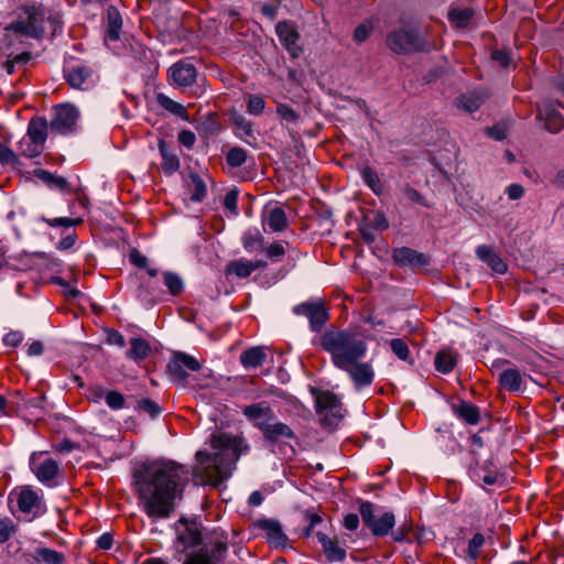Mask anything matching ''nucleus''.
Wrapping results in <instances>:
<instances>
[{
    "label": "nucleus",
    "instance_id": "obj_1",
    "mask_svg": "<svg viewBox=\"0 0 564 564\" xmlns=\"http://www.w3.org/2000/svg\"><path fill=\"white\" fill-rule=\"evenodd\" d=\"M187 474L185 466L163 459L143 464L134 471L135 491L148 517L165 519L174 512Z\"/></svg>",
    "mask_w": 564,
    "mask_h": 564
},
{
    "label": "nucleus",
    "instance_id": "obj_2",
    "mask_svg": "<svg viewBox=\"0 0 564 564\" xmlns=\"http://www.w3.org/2000/svg\"><path fill=\"white\" fill-rule=\"evenodd\" d=\"M215 453L198 451L195 455L197 465L193 469V477L203 485L218 487L231 475L235 464L242 449V441L226 433L214 435L210 441Z\"/></svg>",
    "mask_w": 564,
    "mask_h": 564
},
{
    "label": "nucleus",
    "instance_id": "obj_3",
    "mask_svg": "<svg viewBox=\"0 0 564 564\" xmlns=\"http://www.w3.org/2000/svg\"><path fill=\"white\" fill-rule=\"evenodd\" d=\"M321 347L330 356L337 368L361 360L368 350L367 343L355 328H329L321 336Z\"/></svg>",
    "mask_w": 564,
    "mask_h": 564
},
{
    "label": "nucleus",
    "instance_id": "obj_4",
    "mask_svg": "<svg viewBox=\"0 0 564 564\" xmlns=\"http://www.w3.org/2000/svg\"><path fill=\"white\" fill-rule=\"evenodd\" d=\"M387 46L395 54H412L427 50L426 41L411 25H402L387 34Z\"/></svg>",
    "mask_w": 564,
    "mask_h": 564
},
{
    "label": "nucleus",
    "instance_id": "obj_5",
    "mask_svg": "<svg viewBox=\"0 0 564 564\" xmlns=\"http://www.w3.org/2000/svg\"><path fill=\"white\" fill-rule=\"evenodd\" d=\"M45 11L42 6H25L18 20L12 22L7 30H13L21 35L41 39L44 33Z\"/></svg>",
    "mask_w": 564,
    "mask_h": 564
},
{
    "label": "nucleus",
    "instance_id": "obj_6",
    "mask_svg": "<svg viewBox=\"0 0 564 564\" xmlns=\"http://www.w3.org/2000/svg\"><path fill=\"white\" fill-rule=\"evenodd\" d=\"M340 405L339 399L332 392H321L316 397L317 413L327 426H335L341 420Z\"/></svg>",
    "mask_w": 564,
    "mask_h": 564
},
{
    "label": "nucleus",
    "instance_id": "obj_7",
    "mask_svg": "<svg viewBox=\"0 0 564 564\" xmlns=\"http://www.w3.org/2000/svg\"><path fill=\"white\" fill-rule=\"evenodd\" d=\"M78 118L77 109L69 105L63 104L53 108V118L50 122L52 132L58 134H67L74 131Z\"/></svg>",
    "mask_w": 564,
    "mask_h": 564
},
{
    "label": "nucleus",
    "instance_id": "obj_8",
    "mask_svg": "<svg viewBox=\"0 0 564 564\" xmlns=\"http://www.w3.org/2000/svg\"><path fill=\"white\" fill-rule=\"evenodd\" d=\"M200 369L199 361L185 352L177 351L167 364V371L171 377L181 383H185L188 377V371H198Z\"/></svg>",
    "mask_w": 564,
    "mask_h": 564
},
{
    "label": "nucleus",
    "instance_id": "obj_9",
    "mask_svg": "<svg viewBox=\"0 0 564 564\" xmlns=\"http://www.w3.org/2000/svg\"><path fill=\"white\" fill-rule=\"evenodd\" d=\"M198 72L196 67L186 61H178L167 69L170 85L176 88H187L195 84Z\"/></svg>",
    "mask_w": 564,
    "mask_h": 564
},
{
    "label": "nucleus",
    "instance_id": "obj_10",
    "mask_svg": "<svg viewBox=\"0 0 564 564\" xmlns=\"http://www.w3.org/2000/svg\"><path fill=\"white\" fill-rule=\"evenodd\" d=\"M275 32L276 35L284 46V48L289 52L292 58H297L302 52L303 48L299 44V41L301 39V35L299 31L296 30V26L294 23L290 21H280L275 25Z\"/></svg>",
    "mask_w": 564,
    "mask_h": 564
},
{
    "label": "nucleus",
    "instance_id": "obj_11",
    "mask_svg": "<svg viewBox=\"0 0 564 564\" xmlns=\"http://www.w3.org/2000/svg\"><path fill=\"white\" fill-rule=\"evenodd\" d=\"M293 313L307 317L313 332H318L328 321V313L322 302L301 303L293 307Z\"/></svg>",
    "mask_w": 564,
    "mask_h": 564
},
{
    "label": "nucleus",
    "instance_id": "obj_12",
    "mask_svg": "<svg viewBox=\"0 0 564 564\" xmlns=\"http://www.w3.org/2000/svg\"><path fill=\"white\" fill-rule=\"evenodd\" d=\"M259 430L265 442L270 444H275L282 440H296L294 431L288 424L275 420L274 415L269 422H261Z\"/></svg>",
    "mask_w": 564,
    "mask_h": 564
},
{
    "label": "nucleus",
    "instance_id": "obj_13",
    "mask_svg": "<svg viewBox=\"0 0 564 564\" xmlns=\"http://www.w3.org/2000/svg\"><path fill=\"white\" fill-rule=\"evenodd\" d=\"M348 373L350 380L357 389H362L372 384L375 380V370L370 362L361 360L350 362L346 368H340Z\"/></svg>",
    "mask_w": 564,
    "mask_h": 564
},
{
    "label": "nucleus",
    "instance_id": "obj_14",
    "mask_svg": "<svg viewBox=\"0 0 564 564\" xmlns=\"http://www.w3.org/2000/svg\"><path fill=\"white\" fill-rule=\"evenodd\" d=\"M555 104L552 100H544L538 106L536 118L544 121V127L551 133H557L564 128V118L557 111Z\"/></svg>",
    "mask_w": 564,
    "mask_h": 564
},
{
    "label": "nucleus",
    "instance_id": "obj_15",
    "mask_svg": "<svg viewBox=\"0 0 564 564\" xmlns=\"http://www.w3.org/2000/svg\"><path fill=\"white\" fill-rule=\"evenodd\" d=\"M65 78L72 88L88 89L95 82L94 70L84 64H76L65 68Z\"/></svg>",
    "mask_w": 564,
    "mask_h": 564
},
{
    "label": "nucleus",
    "instance_id": "obj_16",
    "mask_svg": "<svg viewBox=\"0 0 564 564\" xmlns=\"http://www.w3.org/2000/svg\"><path fill=\"white\" fill-rule=\"evenodd\" d=\"M227 550V543L218 541L210 550L207 547L199 549L184 564H219L224 560Z\"/></svg>",
    "mask_w": 564,
    "mask_h": 564
},
{
    "label": "nucleus",
    "instance_id": "obj_17",
    "mask_svg": "<svg viewBox=\"0 0 564 564\" xmlns=\"http://www.w3.org/2000/svg\"><path fill=\"white\" fill-rule=\"evenodd\" d=\"M184 525V530L177 534V541L184 546V549L193 547L202 542V530L200 525L195 521H188L182 518L178 521Z\"/></svg>",
    "mask_w": 564,
    "mask_h": 564
},
{
    "label": "nucleus",
    "instance_id": "obj_18",
    "mask_svg": "<svg viewBox=\"0 0 564 564\" xmlns=\"http://www.w3.org/2000/svg\"><path fill=\"white\" fill-rule=\"evenodd\" d=\"M393 260L400 265L423 267L429 264V257L408 247L397 248Z\"/></svg>",
    "mask_w": 564,
    "mask_h": 564
},
{
    "label": "nucleus",
    "instance_id": "obj_19",
    "mask_svg": "<svg viewBox=\"0 0 564 564\" xmlns=\"http://www.w3.org/2000/svg\"><path fill=\"white\" fill-rule=\"evenodd\" d=\"M242 413L258 429L261 422H269L274 415L273 410L265 401L246 405L242 409Z\"/></svg>",
    "mask_w": 564,
    "mask_h": 564
},
{
    "label": "nucleus",
    "instance_id": "obj_20",
    "mask_svg": "<svg viewBox=\"0 0 564 564\" xmlns=\"http://www.w3.org/2000/svg\"><path fill=\"white\" fill-rule=\"evenodd\" d=\"M225 129L219 116L216 112H208L197 122L196 130L203 138L217 135Z\"/></svg>",
    "mask_w": 564,
    "mask_h": 564
},
{
    "label": "nucleus",
    "instance_id": "obj_21",
    "mask_svg": "<svg viewBox=\"0 0 564 564\" xmlns=\"http://www.w3.org/2000/svg\"><path fill=\"white\" fill-rule=\"evenodd\" d=\"M476 254L479 260L487 263L496 273L503 274L507 272V263L489 246H478L476 248Z\"/></svg>",
    "mask_w": 564,
    "mask_h": 564
},
{
    "label": "nucleus",
    "instance_id": "obj_22",
    "mask_svg": "<svg viewBox=\"0 0 564 564\" xmlns=\"http://www.w3.org/2000/svg\"><path fill=\"white\" fill-rule=\"evenodd\" d=\"M316 535L329 562H343L346 558V550L338 544L337 540L330 539L322 532H317Z\"/></svg>",
    "mask_w": 564,
    "mask_h": 564
},
{
    "label": "nucleus",
    "instance_id": "obj_23",
    "mask_svg": "<svg viewBox=\"0 0 564 564\" xmlns=\"http://www.w3.org/2000/svg\"><path fill=\"white\" fill-rule=\"evenodd\" d=\"M48 128L50 124L47 123L45 118L34 117L30 120L28 124V132L25 135L32 139L33 143L41 144L42 147H44L45 141L47 139Z\"/></svg>",
    "mask_w": 564,
    "mask_h": 564
},
{
    "label": "nucleus",
    "instance_id": "obj_24",
    "mask_svg": "<svg viewBox=\"0 0 564 564\" xmlns=\"http://www.w3.org/2000/svg\"><path fill=\"white\" fill-rule=\"evenodd\" d=\"M475 17L473 8H452L447 13L451 25L455 29H466L471 25Z\"/></svg>",
    "mask_w": 564,
    "mask_h": 564
},
{
    "label": "nucleus",
    "instance_id": "obj_25",
    "mask_svg": "<svg viewBox=\"0 0 564 564\" xmlns=\"http://www.w3.org/2000/svg\"><path fill=\"white\" fill-rule=\"evenodd\" d=\"M258 527L262 529L268 540L275 545H283L288 538L282 531V525L279 521L272 519H263L258 522Z\"/></svg>",
    "mask_w": 564,
    "mask_h": 564
},
{
    "label": "nucleus",
    "instance_id": "obj_26",
    "mask_svg": "<svg viewBox=\"0 0 564 564\" xmlns=\"http://www.w3.org/2000/svg\"><path fill=\"white\" fill-rule=\"evenodd\" d=\"M453 411L459 419L470 425L477 424L480 420L479 409L466 401L454 404Z\"/></svg>",
    "mask_w": 564,
    "mask_h": 564
},
{
    "label": "nucleus",
    "instance_id": "obj_27",
    "mask_svg": "<svg viewBox=\"0 0 564 564\" xmlns=\"http://www.w3.org/2000/svg\"><path fill=\"white\" fill-rule=\"evenodd\" d=\"M399 202H410L423 207H429L426 198L409 183H399L397 185Z\"/></svg>",
    "mask_w": 564,
    "mask_h": 564
},
{
    "label": "nucleus",
    "instance_id": "obj_28",
    "mask_svg": "<svg viewBox=\"0 0 564 564\" xmlns=\"http://www.w3.org/2000/svg\"><path fill=\"white\" fill-rule=\"evenodd\" d=\"M498 381L499 384L509 392H517L522 386V377L516 368L502 370L499 373Z\"/></svg>",
    "mask_w": 564,
    "mask_h": 564
},
{
    "label": "nucleus",
    "instance_id": "obj_29",
    "mask_svg": "<svg viewBox=\"0 0 564 564\" xmlns=\"http://www.w3.org/2000/svg\"><path fill=\"white\" fill-rule=\"evenodd\" d=\"M487 99V95L481 91H473L467 95H462L456 99L458 108L464 109L467 112H474L480 108V106Z\"/></svg>",
    "mask_w": 564,
    "mask_h": 564
},
{
    "label": "nucleus",
    "instance_id": "obj_30",
    "mask_svg": "<svg viewBox=\"0 0 564 564\" xmlns=\"http://www.w3.org/2000/svg\"><path fill=\"white\" fill-rule=\"evenodd\" d=\"M265 221L270 230L274 232L283 231L288 227V218L281 207L274 206L267 209Z\"/></svg>",
    "mask_w": 564,
    "mask_h": 564
},
{
    "label": "nucleus",
    "instance_id": "obj_31",
    "mask_svg": "<svg viewBox=\"0 0 564 564\" xmlns=\"http://www.w3.org/2000/svg\"><path fill=\"white\" fill-rule=\"evenodd\" d=\"M156 102L161 108H163L167 112H170L185 121L189 120V115H188L186 108L182 104L174 101L166 95H164L162 93L158 94Z\"/></svg>",
    "mask_w": 564,
    "mask_h": 564
},
{
    "label": "nucleus",
    "instance_id": "obj_32",
    "mask_svg": "<svg viewBox=\"0 0 564 564\" xmlns=\"http://www.w3.org/2000/svg\"><path fill=\"white\" fill-rule=\"evenodd\" d=\"M267 354L262 347H251L240 355V362L247 369L258 368L264 364Z\"/></svg>",
    "mask_w": 564,
    "mask_h": 564
},
{
    "label": "nucleus",
    "instance_id": "obj_33",
    "mask_svg": "<svg viewBox=\"0 0 564 564\" xmlns=\"http://www.w3.org/2000/svg\"><path fill=\"white\" fill-rule=\"evenodd\" d=\"M40 503V498L35 491L29 488H23L17 494V505L21 512L30 513Z\"/></svg>",
    "mask_w": 564,
    "mask_h": 564
},
{
    "label": "nucleus",
    "instance_id": "obj_34",
    "mask_svg": "<svg viewBox=\"0 0 564 564\" xmlns=\"http://www.w3.org/2000/svg\"><path fill=\"white\" fill-rule=\"evenodd\" d=\"M33 471L41 482H48L56 477L58 464L52 458H46L39 465L33 464Z\"/></svg>",
    "mask_w": 564,
    "mask_h": 564
},
{
    "label": "nucleus",
    "instance_id": "obj_35",
    "mask_svg": "<svg viewBox=\"0 0 564 564\" xmlns=\"http://www.w3.org/2000/svg\"><path fill=\"white\" fill-rule=\"evenodd\" d=\"M159 150L162 155V170L165 174H173L180 169V160L175 153L167 149L164 140H159Z\"/></svg>",
    "mask_w": 564,
    "mask_h": 564
},
{
    "label": "nucleus",
    "instance_id": "obj_36",
    "mask_svg": "<svg viewBox=\"0 0 564 564\" xmlns=\"http://www.w3.org/2000/svg\"><path fill=\"white\" fill-rule=\"evenodd\" d=\"M395 524V518L392 512H384L380 518H376L369 529L376 536H384Z\"/></svg>",
    "mask_w": 564,
    "mask_h": 564
},
{
    "label": "nucleus",
    "instance_id": "obj_37",
    "mask_svg": "<svg viewBox=\"0 0 564 564\" xmlns=\"http://www.w3.org/2000/svg\"><path fill=\"white\" fill-rule=\"evenodd\" d=\"M187 187L189 197L193 202H202L207 194V187L204 180L196 173H192L189 175Z\"/></svg>",
    "mask_w": 564,
    "mask_h": 564
},
{
    "label": "nucleus",
    "instance_id": "obj_38",
    "mask_svg": "<svg viewBox=\"0 0 564 564\" xmlns=\"http://www.w3.org/2000/svg\"><path fill=\"white\" fill-rule=\"evenodd\" d=\"M226 275H235L239 279L248 278L251 272V260L247 259H238L230 261L226 269H225Z\"/></svg>",
    "mask_w": 564,
    "mask_h": 564
},
{
    "label": "nucleus",
    "instance_id": "obj_39",
    "mask_svg": "<svg viewBox=\"0 0 564 564\" xmlns=\"http://www.w3.org/2000/svg\"><path fill=\"white\" fill-rule=\"evenodd\" d=\"M151 351V347L145 339L132 338L130 340V349L127 351V357L133 360L145 359Z\"/></svg>",
    "mask_w": 564,
    "mask_h": 564
},
{
    "label": "nucleus",
    "instance_id": "obj_40",
    "mask_svg": "<svg viewBox=\"0 0 564 564\" xmlns=\"http://www.w3.org/2000/svg\"><path fill=\"white\" fill-rule=\"evenodd\" d=\"M121 28L122 20L119 11L116 8H109L107 37L111 41H118Z\"/></svg>",
    "mask_w": 564,
    "mask_h": 564
},
{
    "label": "nucleus",
    "instance_id": "obj_41",
    "mask_svg": "<svg viewBox=\"0 0 564 564\" xmlns=\"http://www.w3.org/2000/svg\"><path fill=\"white\" fill-rule=\"evenodd\" d=\"M456 356L446 350H441L435 356V368L440 372L449 373L456 366Z\"/></svg>",
    "mask_w": 564,
    "mask_h": 564
},
{
    "label": "nucleus",
    "instance_id": "obj_42",
    "mask_svg": "<svg viewBox=\"0 0 564 564\" xmlns=\"http://www.w3.org/2000/svg\"><path fill=\"white\" fill-rule=\"evenodd\" d=\"M36 177H39L41 181H43L45 184H47L51 187L58 188L61 191L68 188V182L65 177L55 175L46 170L40 169L35 171Z\"/></svg>",
    "mask_w": 564,
    "mask_h": 564
},
{
    "label": "nucleus",
    "instance_id": "obj_43",
    "mask_svg": "<svg viewBox=\"0 0 564 564\" xmlns=\"http://www.w3.org/2000/svg\"><path fill=\"white\" fill-rule=\"evenodd\" d=\"M361 177L376 195H380L383 192V185L379 175L370 166L362 167Z\"/></svg>",
    "mask_w": 564,
    "mask_h": 564
},
{
    "label": "nucleus",
    "instance_id": "obj_44",
    "mask_svg": "<svg viewBox=\"0 0 564 564\" xmlns=\"http://www.w3.org/2000/svg\"><path fill=\"white\" fill-rule=\"evenodd\" d=\"M32 141L33 140L26 135L19 141L18 145L21 155L33 159L39 156L44 151V147L41 144H35Z\"/></svg>",
    "mask_w": 564,
    "mask_h": 564
},
{
    "label": "nucleus",
    "instance_id": "obj_45",
    "mask_svg": "<svg viewBox=\"0 0 564 564\" xmlns=\"http://www.w3.org/2000/svg\"><path fill=\"white\" fill-rule=\"evenodd\" d=\"M231 119H232V123L235 126V133L239 138H252L253 137L252 124L243 116L234 113Z\"/></svg>",
    "mask_w": 564,
    "mask_h": 564
},
{
    "label": "nucleus",
    "instance_id": "obj_46",
    "mask_svg": "<svg viewBox=\"0 0 564 564\" xmlns=\"http://www.w3.org/2000/svg\"><path fill=\"white\" fill-rule=\"evenodd\" d=\"M163 281L165 286L167 288L169 292L176 296L181 294L184 290V283L181 276L174 272H164L163 273Z\"/></svg>",
    "mask_w": 564,
    "mask_h": 564
},
{
    "label": "nucleus",
    "instance_id": "obj_47",
    "mask_svg": "<svg viewBox=\"0 0 564 564\" xmlns=\"http://www.w3.org/2000/svg\"><path fill=\"white\" fill-rule=\"evenodd\" d=\"M247 151L240 147H232L226 155V162L230 167L242 166L247 162Z\"/></svg>",
    "mask_w": 564,
    "mask_h": 564
},
{
    "label": "nucleus",
    "instance_id": "obj_48",
    "mask_svg": "<svg viewBox=\"0 0 564 564\" xmlns=\"http://www.w3.org/2000/svg\"><path fill=\"white\" fill-rule=\"evenodd\" d=\"M36 557L45 564H64L65 562L63 553L47 547L39 549L36 551Z\"/></svg>",
    "mask_w": 564,
    "mask_h": 564
},
{
    "label": "nucleus",
    "instance_id": "obj_49",
    "mask_svg": "<svg viewBox=\"0 0 564 564\" xmlns=\"http://www.w3.org/2000/svg\"><path fill=\"white\" fill-rule=\"evenodd\" d=\"M130 262L140 268V269H147L148 274L151 278H155L158 275V270L154 268H148V258L142 254L138 249H132L129 253Z\"/></svg>",
    "mask_w": 564,
    "mask_h": 564
},
{
    "label": "nucleus",
    "instance_id": "obj_50",
    "mask_svg": "<svg viewBox=\"0 0 564 564\" xmlns=\"http://www.w3.org/2000/svg\"><path fill=\"white\" fill-rule=\"evenodd\" d=\"M391 351L403 361L410 358V349L408 343L403 338H393L389 341Z\"/></svg>",
    "mask_w": 564,
    "mask_h": 564
},
{
    "label": "nucleus",
    "instance_id": "obj_51",
    "mask_svg": "<svg viewBox=\"0 0 564 564\" xmlns=\"http://www.w3.org/2000/svg\"><path fill=\"white\" fill-rule=\"evenodd\" d=\"M135 409L148 413L152 419H155L162 412V408L149 398L139 400Z\"/></svg>",
    "mask_w": 564,
    "mask_h": 564
},
{
    "label": "nucleus",
    "instance_id": "obj_52",
    "mask_svg": "<svg viewBox=\"0 0 564 564\" xmlns=\"http://www.w3.org/2000/svg\"><path fill=\"white\" fill-rule=\"evenodd\" d=\"M17 532V525L10 518L0 519V543H6Z\"/></svg>",
    "mask_w": 564,
    "mask_h": 564
},
{
    "label": "nucleus",
    "instance_id": "obj_53",
    "mask_svg": "<svg viewBox=\"0 0 564 564\" xmlns=\"http://www.w3.org/2000/svg\"><path fill=\"white\" fill-rule=\"evenodd\" d=\"M107 405L112 410H119L124 406V397L118 391H108L105 394Z\"/></svg>",
    "mask_w": 564,
    "mask_h": 564
},
{
    "label": "nucleus",
    "instance_id": "obj_54",
    "mask_svg": "<svg viewBox=\"0 0 564 564\" xmlns=\"http://www.w3.org/2000/svg\"><path fill=\"white\" fill-rule=\"evenodd\" d=\"M43 220L50 227H65V228L77 226L83 223L82 218H68V217H57V218H53V219L43 218Z\"/></svg>",
    "mask_w": 564,
    "mask_h": 564
},
{
    "label": "nucleus",
    "instance_id": "obj_55",
    "mask_svg": "<svg viewBox=\"0 0 564 564\" xmlns=\"http://www.w3.org/2000/svg\"><path fill=\"white\" fill-rule=\"evenodd\" d=\"M265 101L259 95H250L248 98L247 109L248 112L254 116L262 113L264 110Z\"/></svg>",
    "mask_w": 564,
    "mask_h": 564
},
{
    "label": "nucleus",
    "instance_id": "obj_56",
    "mask_svg": "<svg viewBox=\"0 0 564 564\" xmlns=\"http://www.w3.org/2000/svg\"><path fill=\"white\" fill-rule=\"evenodd\" d=\"M485 543V536L481 533H476L468 543V555L471 558H477L480 554V549Z\"/></svg>",
    "mask_w": 564,
    "mask_h": 564
},
{
    "label": "nucleus",
    "instance_id": "obj_57",
    "mask_svg": "<svg viewBox=\"0 0 564 564\" xmlns=\"http://www.w3.org/2000/svg\"><path fill=\"white\" fill-rule=\"evenodd\" d=\"M158 286L155 283L149 282V283H142L139 288V297H142L145 301L152 302L154 301L158 295Z\"/></svg>",
    "mask_w": 564,
    "mask_h": 564
},
{
    "label": "nucleus",
    "instance_id": "obj_58",
    "mask_svg": "<svg viewBox=\"0 0 564 564\" xmlns=\"http://www.w3.org/2000/svg\"><path fill=\"white\" fill-rule=\"evenodd\" d=\"M0 162L6 165L15 166L19 164L18 155L7 145L0 142Z\"/></svg>",
    "mask_w": 564,
    "mask_h": 564
},
{
    "label": "nucleus",
    "instance_id": "obj_59",
    "mask_svg": "<svg viewBox=\"0 0 564 564\" xmlns=\"http://www.w3.org/2000/svg\"><path fill=\"white\" fill-rule=\"evenodd\" d=\"M375 507L369 501L361 502L359 507V512L364 523L369 528L370 524L375 521L376 517L373 514Z\"/></svg>",
    "mask_w": 564,
    "mask_h": 564
},
{
    "label": "nucleus",
    "instance_id": "obj_60",
    "mask_svg": "<svg viewBox=\"0 0 564 564\" xmlns=\"http://www.w3.org/2000/svg\"><path fill=\"white\" fill-rule=\"evenodd\" d=\"M224 206L232 214L238 215V191L230 189L224 198Z\"/></svg>",
    "mask_w": 564,
    "mask_h": 564
},
{
    "label": "nucleus",
    "instance_id": "obj_61",
    "mask_svg": "<svg viewBox=\"0 0 564 564\" xmlns=\"http://www.w3.org/2000/svg\"><path fill=\"white\" fill-rule=\"evenodd\" d=\"M278 115L286 122H295L299 119L296 111L288 105H279L276 108Z\"/></svg>",
    "mask_w": 564,
    "mask_h": 564
},
{
    "label": "nucleus",
    "instance_id": "obj_62",
    "mask_svg": "<svg viewBox=\"0 0 564 564\" xmlns=\"http://www.w3.org/2000/svg\"><path fill=\"white\" fill-rule=\"evenodd\" d=\"M24 335L20 330H11L3 337V344L8 347H18L23 341Z\"/></svg>",
    "mask_w": 564,
    "mask_h": 564
},
{
    "label": "nucleus",
    "instance_id": "obj_63",
    "mask_svg": "<svg viewBox=\"0 0 564 564\" xmlns=\"http://www.w3.org/2000/svg\"><path fill=\"white\" fill-rule=\"evenodd\" d=\"M506 194L511 200L521 199L524 195V187L521 184L512 183L506 188Z\"/></svg>",
    "mask_w": 564,
    "mask_h": 564
},
{
    "label": "nucleus",
    "instance_id": "obj_64",
    "mask_svg": "<svg viewBox=\"0 0 564 564\" xmlns=\"http://www.w3.org/2000/svg\"><path fill=\"white\" fill-rule=\"evenodd\" d=\"M267 254L272 260H276L285 254V248L282 242H273L268 247Z\"/></svg>",
    "mask_w": 564,
    "mask_h": 564
}]
</instances>
